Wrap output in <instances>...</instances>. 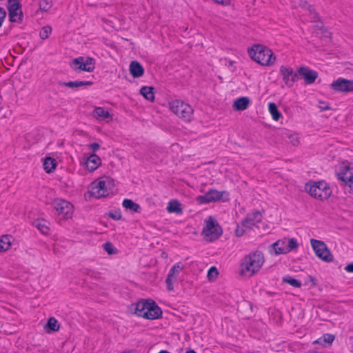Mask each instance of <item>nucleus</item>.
Returning <instances> with one entry per match:
<instances>
[{
    "label": "nucleus",
    "instance_id": "f257e3e1",
    "mask_svg": "<svg viewBox=\"0 0 353 353\" xmlns=\"http://www.w3.org/2000/svg\"><path fill=\"white\" fill-rule=\"evenodd\" d=\"M264 262V256L261 252H250L242 259L240 273L242 276L251 277L261 270Z\"/></svg>",
    "mask_w": 353,
    "mask_h": 353
},
{
    "label": "nucleus",
    "instance_id": "f03ea898",
    "mask_svg": "<svg viewBox=\"0 0 353 353\" xmlns=\"http://www.w3.org/2000/svg\"><path fill=\"white\" fill-rule=\"evenodd\" d=\"M130 310L138 316L150 320L159 319L162 314L161 308L150 299H142L132 303L130 305Z\"/></svg>",
    "mask_w": 353,
    "mask_h": 353
},
{
    "label": "nucleus",
    "instance_id": "7ed1b4c3",
    "mask_svg": "<svg viewBox=\"0 0 353 353\" xmlns=\"http://www.w3.org/2000/svg\"><path fill=\"white\" fill-rule=\"evenodd\" d=\"M248 54L253 61L263 66L272 65L276 61V57L272 51L263 45L255 44L252 46L248 50Z\"/></svg>",
    "mask_w": 353,
    "mask_h": 353
},
{
    "label": "nucleus",
    "instance_id": "20e7f679",
    "mask_svg": "<svg viewBox=\"0 0 353 353\" xmlns=\"http://www.w3.org/2000/svg\"><path fill=\"white\" fill-rule=\"evenodd\" d=\"M114 182L109 176H101L94 180L90 185V194L97 199L108 196L113 190Z\"/></svg>",
    "mask_w": 353,
    "mask_h": 353
},
{
    "label": "nucleus",
    "instance_id": "39448f33",
    "mask_svg": "<svg viewBox=\"0 0 353 353\" xmlns=\"http://www.w3.org/2000/svg\"><path fill=\"white\" fill-rule=\"evenodd\" d=\"M305 188L312 196L321 200L327 199L332 194L330 187L324 181H310L306 183Z\"/></svg>",
    "mask_w": 353,
    "mask_h": 353
},
{
    "label": "nucleus",
    "instance_id": "423d86ee",
    "mask_svg": "<svg viewBox=\"0 0 353 353\" xmlns=\"http://www.w3.org/2000/svg\"><path fill=\"white\" fill-rule=\"evenodd\" d=\"M169 108L174 114L185 121H190L193 119L192 106L183 101L172 100L169 102Z\"/></svg>",
    "mask_w": 353,
    "mask_h": 353
},
{
    "label": "nucleus",
    "instance_id": "0eeeda50",
    "mask_svg": "<svg viewBox=\"0 0 353 353\" xmlns=\"http://www.w3.org/2000/svg\"><path fill=\"white\" fill-rule=\"evenodd\" d=\"M229 200V193L227 191H219L210 189L205 194L196 196V201L200 204H208L216 202H225Z\"/></svg>",
    "mask_w": 353,
    "mask_h": 353
},
{
    "label": "nucleus",
    "instance_id": "6e6552de",
    "mask_svg": "<svg viewBox=\"0 0 353 353\" xmlns=\"http://www.w3.org/2000/svg\"><path fill=\"white\" fill-rule=\"evenodd\" d=\"M298 245V241L295 238H283L271 245L270 252L274 255L287 254L296 249Z\"/></svg>",
    "mask_w": 353,
    "mask_h": 353
},
{
    "label": "nucleus",
    "instance_id": "1a4fd4ad",
    "mask_svg": "<svg viewBox=\"0 0 353 353\" xmlns=\"http://www.w3.org/2000/svg\"><path fill=\"white\" fill-rule=\"evenodd\" d=\"M222 233V228L215 219L210 216L205 220L202 234L207 241H215L221 236Z\"/></svg>",
    "mask_w": 353,
    "mask_h": 353
},
{
    "label": "nucleus",
    "instance_id": "9d476101",
    "mask_svg": "<svg viewBox=\"0 0 353 353\" xmlns=\"http://www.w3.org/2000/svg\"><path fill=\"white\" fill-rule=\"evenodd\" d=\"M337 179L343 182L349 193L353 194V163H343L336 173Z\"/></svg>",
    "mask_w": 353,
    "mask_h": 353
},
{
    "label": "nucleus",
    "instance_id": "9b49d317",
    "mask_svg": "<svg viewBox=\"0 0 353 353\" xmlns=\"http://www.w3.org/2000/svg\"><path fill=\"white\" fill-rule=\"evenodd\" d=\"M70 66L75 72H92L95 69L96 60L90 57H78L71 61Z\"/></svg>",
    "mask_w": 353,
    "mask_h": 353
},
{
    "label": "nucleus",
    "instance_id": "f8f14e48",
    "mask_svg": "<svg viewBox=\"0 0 353 353\" xmlns=\"http://www.w3.org/2000/svg\"><path fill=\"white\" fill-rule=\"evenodd\" d=\"M52 207L62 219H69L72 217L74 207L69 201L62 199H56L52 202Z\"/></svg>",
    "mask_w": 353,
    "mask_h": 353
},
{
    "label": "nucleus",
    "instance_id": "ddd939ff",
    "mask_svg": "<svg viewBox=\"0 0 353 353\" xmlns=\"http://www.w3.org/2000/svg\"><path fill=\"white\" fill-rule=\"evenodd\" d=\"M310 243L316 255L319 259L325 262L333 261V256L323 241L312 239Z\"/></svg>",
    "mask_w": 353,
    "mask_h": 353
},
{
    "label": "nucleus",
    "instance_id": "4468645a",
    "mask_svg": "<svg viewBox=\"0 0 353 353\" xmlns=\"http://www.w3.org/2000/svg\"><path fill=\"white\" fill-rule=\"evenodd\" d=\"M330 88L336 92H353V80L339 77L330 84Z\"/></svg>",
    "mask_w": 353,
    "mask_h": 353
},
{
    "label": "nucleus",
    "instance_id": "2eb2a0df",
    "mask_svg": "<svg viewBox=\"0 0 353 353\" xmlns=\"http://www.w3.org/2000/svg\"><path fill=\"white\" fill-rule=\"evenodd\" d=\"M279 73L282 77L285 86L291 88L296 81L297 72H294L292 68L286 65H281L279 68Z\"/></svg>",
    "mask_w": 353,
    "mask_h": 353
},
{
    "label": "nucleus",
    "instance_id": "dca6fc26",
    "mask_svg": "<svg viewBox=\"0 0 353 353\" xmlns=\"http://www.w3.org/2000/svg\"><path fill=\"white\" fill-rule=\"evenodd\" d=\"M183 266L181 263L179 262L175 263L170 270L167 278L165 279V283L167 289L169 291H172L174 289V283L176 282L177 277L179 276L181 271L183 270Z\"/></svg>",
    "mask_w": 353,
    "mask_h": 353
},
{
    "label": "nucleus",
    "instance_id": "f3484780",
    "mask_svg": "<svg viewBox=\"0 0 353 353\" xmlns=\"http://www.w3.org/2000/svg\"><path fill=\"white\" fill-rule=\"evenodd\" d=\"M297 74L301 76L306 84L310 85L314 83L319 74L315 70L307 66H301L297 69Z\"/></svg>",
    "mask_w": 353,
    "mask_h": 353
},
{
    "label": "nucleus",
    "instance_id": "a211bd4d",
    "mask_svg": "<svg viewBox=\"0 0 353 353\" xmlns=\"http://www.w3.org/2000/svg\"><path fill=\"white\" fill-rule=\"evenodd\" d=\"M8 10L10 21L19 22L21 20L23 14L19 3L10 1Z\"/></svg>",
    "mask_w": 353,
    "mask_h": 353
},
{
    "label": "nucleus",
    "instance_id": "6ab92c4d",
    "mask_svg": "<svg viewBox=\"0 0 353 353\" xmlns=\"http://www.w3.org/2000/svg\"><path fill=\"white\" fill-rule=\"evenodd\" d=\"M101 165V158L94 153L88 156L84 162L85 168L90 172L96 170Z\"/></svg>",
    "mask_w": 353,
    "mask_h": 353
},
{
    "label": "nucleus",
    "instance_id": "aec40b11",
    "mask_svg": "<svg viewBox=\"0 0 353 353\" xmlns=\"http://www.w3.org/2000/svg\"><path fill=\"white\" fill-rule=\"evenodd\" d=\"M93 117L98 121H105L109 123L112 119V115L103 107H96L93 111Z\"/></svg>",
    "mask_w": 353,
    "mask_h": 353
},
{
    "label": "nucleus",
    "instance_id": "412c9836",
    "mask_svg": "<svg viewBox=\"0 0 353 353\" xmlns=\"http://www.w3.org/2000/svg\"><path fill=\"white\" fill-rule=\"evenodd\" d=\"M261 220V213L259 211H256L248 214L246 218L243 221L246 223V225H248L249 228L252 230L253 227L256 226Z\"/></svg>",
    "mask_w": 353,
    "mask_h": 353
},
{
    "label": "nucleus",
    "instance_id": "4be33fe9",
    "mask_svg": "<svg viewBox=\"0 0 353 353\" xmlns=\"http://www.w3.org/2000/svg\"><path fill=\"white\" fill-rule=\"evenodd\" d=\"M166 210L169 213H174L176 214H183L182 204L177 199H171L167 205Z\"/></svg>",
    "mask_w": 353,
    "mask_h": 353
},
{
    "label": "nucleus",
    "instance_id": "5701e85b",
    "mask_svg": "<svg viewBox=\"0 0 353 353\" xmlns=\"http://www.w3.org/2000/svg\"><path fill=\"white\" fill-rule=\"evenodd\" d=\"M250 103V100L247 97H239L234 101L233 108L238 111L246 110Z\"/></svg>",
    "mask_w": 353,
    "mask_h": 353
},
{
    "label": "nucleus",
    "instance_id": "b1692460",
    "mask_svg": "<svg viewBox=\"0 0 353 353\" xmlns=\"http://www.w3.org/2000/svg\"><path fill=\"white\" fill-rule=\"evenodd\" d=\"M130 72L134 78H139L144 74V68L138 61H132L130 64Z\"/></svg>",
    "mask_w": 353,
    "mask_h": 353
},
{
    "label": "nucleus",
    "instance_id": "393cba45",
    "mask_svg": "<svg viewBox=\"0 0 353 353\" xmlns=\"http://www.w3.org/2000/svg\"><path fill=\"white\" fill-rule=\"evenodd\" d=\"M13 238L11 235L6 234L0 236V252L8 250L12 243Z\"/></svg>",
    "mask_w": 353,
    "mask_h": 353
},
{
    "label": "nucleus",
    "instance_id": "a878e982",
    "mask_svg": "<svg viewBox=\"0 0 353 353\" xmlns=\"http://www.w3.org/2000/svg\"><path fill=\"white\" fill-rule=\"evenodd\" d=\"M57 165V162L55 159L52 157H46L43 161V167L47 173L53 172Z\"/></svg>",
    "mask_w": 353,
    "mask_h": 353
},
{
    "label": "nucleus",
    "instance_id": "bb28decb",
    "mask_svg": "<svg viewBox=\"0 0 353 353\" xmlns=\"http://www.w3.org/2000/svg\"><path fill=\"white\" fill-rule=\"evenodd\" d=\"M140 94L147 100L150 101H154V88L150 86H143L140 89Z\"/></svg>",
    "mask_w": 353,
    "mask_h": 353
},
{
    "label": "nucleus",
    "instance_id": "cd10ccee",
    "mask_svg": "<svg viewBox=\"0 0 353 353\" xmlns=\"http://www.w3.org/2000/svg\"><path fill=\"white\" fill-rule=\"evenodd\" d=\"M93 83L90 81H74L63 83L62 85L70 88H77L83 85H91Z\"/></svg>",
    "mask_w": 353,
    "mask_h": 353
},
{
    "label": "nucleus",
    "instance_id": "c85d7f7f",
    "mask_svg": "<svg viewBox=\"0 0 353 353\" xmlns=\"http://www.w3.org/2000/svg\"><path fill=\"white\" fill-rule=\"evenodd\" d=\"M60 325L58 323V321L54 317H50L46 326V329H48L49 330H46L47 332H56L59 330Z\"/></svg>",
    "mask_w": 353,
    "mask_h": 353
},
{
    "label": "nucleus",
    "instance_id": "c756f323",
    "mask_svg": "<svg viewBox=\"0 0 353 353\" xmlns=\"http://www.w3.org/2000/svg\"><path fill=\"white\" fill-rule=\"evenodd\" d=\"M268 110L274 121H279L281 117V114L274 103L270 102L268 103Z\"/></svg>",
    "mask_w": 353,
    "mask_h": 353
},
{
    "label": "nucleus",
    "instance_id": "7c9ffc66",
    "mask_svg": "<svg viewBox=\"0 0 353 353\" xmlns=\"http://www.w3.org/2000/svg\"><path fill=\"white\" fill-rule=\"evenodd\" d=\"M33 225L43 234H48L50 231V228L45 220H37L34 222Z\"/></svg>",
    "mask_w": 353,
    "mask_h": 353
},
{
    "label": "nucleus",
    "instance_id": "2f4dec72",
    "mask_svg": "<svg viewBox=\"0 0 353 353\" xmlns=\"http://www.w3.org/2000/svg\"><path fill=\"white\" fill-rule=\"evenodd\" d=\"M123 206L132 212H137L140 209V205L130 199H125L123 201Z\"/></svg>",
    "mask_w": 353,
    "mask_h": 353
},
{
    "label": "nucleus",
    "instance_id": "473e14b6",
    "mask_svg": "<svg viewBox=\"0 0 353 353\" xmlns=\"http://www.w3.org/2000/svg\"><path fill=\"white\" fill-rule=\"evenodd\" d=\"M251 229L249 228L248 225L242 221L240 224L237 225L236 228L235 230V234L236 236H242L244 234L249 232Z\"/></svg>",
    "mask_w": 353,
    "mask_h": 353
},
{
    "label": "nucleus",
    "instance_id": "72a5a7b5",
    "mask_svg": "<svg viewBox=\"0 0 353 353\" xmlns=\"http://www.w3.org/2000/svg\"><path fill=\"white\" fill-rule=\"evenodd\" d=\"M283 281L288 283L289 285L294 287V288H300L302 285L301 281L292 278L290 276H286L283 278Z\"/></svg>",
    "mask_w": 353,
    "mask_h": 353
},
{
    "label": "nucleus",
    "instance_id": "f704fd0d",
    "mask_svg": "<svg viewBox=\"0 0 353 353\" xmlns=\"http://www.w3.org/2000/svg\"><path fill=\"white\" fill-rule=\"evenodd\" d=\"M219 275V272L217 269L212 266L211 267L208 272V279L209 281H214Z\"/></svg>",
    "mask_w": 353,
    "mask_h": 353
},
{
    "label": "nucleus",
    "instance_id": "c9c22d12",
    "mask_svg": "<svg viewBox=\"0 0 353 353\" xmlns=\"http://www.w3.org/2000/svg\"><path fill=\"white\" fill-rule=\"evenodd\" d=\"M52 6V1L50 0H40L39 7L41 10L47 12Z\"/></svg>",
    "mask_w": 353,
    "mask_h": 353
},
{
    "label": "nucleus",
    "instance_id": "e433bc0d",
    "mask_svg": "<svg viewBox=\"0 0 353 353\" xmlns=\"http://www.w3.org/2000/svg\"><path fill=\"white\" fill-rule=\"evenodd\" d=\"M52 28L50 26H44L42 28L39 32V36L42 39H46L49 37L51 34Z\"/></svg>",
    "mask_w": 353,
    "mask_h": 353
},
{
    "label": "nucleus",
    "instance_id": "4c0bfd02",
    "mask_svg": "<svg viewBox=\"0 0 353 353\" xmlns=\"http://www.w3.org/2000/svg\"><path fill=\"white\" fill-rule=\"evenodd\" d=\"M103 248L108 254H114L117 253V250L114 248V245L110 242L104 243Z\"/></svg>",
    "mask_w": 353,
    "mask_h": 353
},
{
    "label": "nucleus",
    "instance_id": "58836bf2",
    "mask_svg": "<svg viewBox=\"0 0 353 353\" xmlns=\"http://www.w3.org/2000/svg\"><path fill=\"white\" fill-rule=\"evenodd\" d=\"M320 339H323V341L325 342L330 344V343H332V341H334V336L332 334H326L323 335V336L322 338H321Z\"/></svg>",
    "mask_w": 353,
    "mask_h": 353
},
{
    "label": "nucleus",
    "instance_id": "ea45409f",
    "mask_svg": "<svg viewBox=\"0 0 353 353\" xmlns=\"http://www.w3.org/2000/svg\"><path fill=\"white\" fill-rule=\"evenodd\" d=\"M88 148L89 150H92L93 152V153L94 154V152H96L97 151H98L99 150L100 145L97 143H92L88 145Z\"/></svg>",
    "mask_w": 353,
    "mask_h": 353
},
{
    "label": "nucleus",
    "instance_id": "a19ab883",
    "mask_svg": "<svg viewBox=\"0 0 353 353\" xmlns=\"http://www.w3.org/2000/svg\"><path fill=\"white\" fill-rule=\"evenodd\" d=\"M6 16V12L4 8L0 7V27L1 26Z\"/></svg>",
    "mask_w": 353,
    "mask_h": 353
},
{
    "label": "nucleus",
    "instance_id": "79ce46f5",
    "mask_svg": "<svg viewBox=\"0 0 353 353\" xmlns=\"http://www.w3.org/2000/svg\"><path fill=\"white\" fill-rule=\"evenodd\" d=\"M215 3L224 6H230L231 3V0H213Z\"/></svg>",
    "mask_w": 353,
    "mask_h": 353
},
{
    "label": "nucleus",
    "instance_id": "37998d69",
    "mask_svg": "<svg viewBox=\"0 0 353 353\" xmlns=\"http://www.w3.org/2000/svg\"><path fill=\"white\" fill-rule=\"evenodd\" d=\"M344 269L347 272L353 273V263L347 265Z\"/></svg>",
    "mask_w": 353,
    "mask_h": 353
},
{
    "label": "nucleus",
    "instance_id": "c03bdc74",
    "mask_svg": "<svg viewBox=\"0 0 353 353\" xmlns=\"http://www.w3.org/2000/svg\"><path fill=\"white\" fill-rule=\"evenodd\" d=\"M319 108L322 111L323 110H330V107L328 105L324 104V103L322 105H320Z\"/></svg>",
    "mask_w": 353,
    "mask_h": 353
},
{
    "label": "nucleus",
    "instance_id": "a18cd8bd",
    "mask_svg": "<svg viewBox=\"0 0 353 353\" xmlns=\"http://www.w3.org/2000/svg\"><path fill=\"white\" fill-rule=\"evenodd\" d=\"M186 353H196V352H195V351H194L192 350H190L187 351Z\"/></svg>",
    "mask_w": 353,
    "mask_h": 353
},
{
    "label": "nucleus",
    "instance_id": "49530a36",
    "mask_svg": "<svg viewBox=\"0 0 353 353\" xmlns=\"http://www.w3.org/2000/svg\"><path fill=\"white\" fill-rule=\"evenodd\" d=\"M159 353H170V352L166 350H161Z\"/></svg>",
    "mask_w": 353,
    "mask_h": 353
},
{
    "label": "nucleus",
    "instance_id": "de8ad7c7",
    "mask_svg": "<svg viewBox=\"0 0 353 353\" xmlns=\"http://www.w3.org/2000/svg\"><path fill=\"white\" fill-rule=\"evenodd\" d=\"M121 353H134L132 351H123Z\"/></svg>",
    "mask_w": 353,
    "mask_h": 353
},
{
    "label": "nucleus",
    "instance_id": "09e8293b",
    "mask_svg": "<svg viewBox=\"0 0 353 353\" xmlns=\"http://www.w3.org/2000/svg\"><path fill=\"white\" fill-rule=\"evenodd\" d=\"M298 142H299V141H298V140H296V142H293V144H294V145H296Z\"/></svg>",
    "mask_w": 353,
    "mask_h": 353
},
{
    "label": "nucleus",
    "instance_id": "8fccbe9b",
    "mask_svg": "<svg viewBox=\"0 0 353 353\" xmlns=\"http://www.w3.org/2000/svg\"><path fill=\"white\" fill-rule=\"evenodd\" d=\"M114 219H117V215H114V216L113 217Z\"/></svg>",
    "mask_w": 353,
    "mask_h": 353
},
{
    "label": "nucleus",
    "instance_id": "3c124183",
    "mask_svg": "<svg viewBox=\"0 0 353 353\" xmlns=\"http://www.w3.org/2000/svg\"><path fill=\"white\" fill-rule=\"evenodd\" d=\"M114 219H117V215H114V216L113 217Z\"/></svg>",
    "mask_w": 353,
    "mask_h": 353
}]
</instances>
